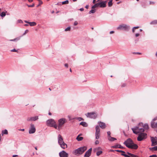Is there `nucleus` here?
I'll return each mask as SVG.
<instances>
[{
	"instance_id": "4c0bfd02",
	"label": "nucleus",
	"mask_w": 157,
	"mask_h": 157,
	"mask_svg": "<svg viewBox=\"0 0 157 157\" xmlns=\"http://www.w3.org/2000/svg\"><path fill=\"white\" fill-rule=\"evenodd\" d=\"M71 29V27L70 26L68 27L67 28H66L65 29V31H70Z\"/></svg>"
},
{
	"instance_id": "864d4df0",
	"label": "nucleus",
	"mask_w": 157,
	"mask_h": 157,
	"mask_svg": "<svg viewBox=\"0 0 157 157\" xmlns=\"http://www.w3.org/2000/svg\"><path fill=\"white\" fill-rule=\"evenodd\" d=\"M140 34L138 33H137L135 34V36L136 37H137L139 36Z\"/></svg>"
},
{
	"instance_id": "f8f14e48",
	"label": "nucleus",
	"mask_w": 157,
	"mask_h": 157,
	"mask_svg": "<svg viewBox=\"0 0 157 157\" xmlns=\"http://www.w3.org/2000/svg\"><path fill=\"white\" fill-rule=\"evenodd\" d=\"M59 155L60 157H68V154L64 151H62L59 153Z\"/></svg>"
},
{
	"instance_id": "39448f33",
	"label": "nucleus",
	"mask_w": 157,
	"mask_h": 157,
	"mask_svg": "<svg viewBox=\"0 0 157 157\" xmlns=\"http://www.w3.org/2000/svg\"><path fill=\"white\" fill-rule=\"evenodd\" d=\"M67 122V120L65 118H61L58 120V125L57 129L59 130L60 128L63 126L64 124Z\"/></svg>"
},
{
	"instance_id": "72a5a7b5",
	"label": "nucleus",
	"mask_w": 157,
	"mask_h": 157,
	"mask_svg": "<svg viewBox=\"0 0 157 157\" xmlns=\"http://www.w3.org/2000/svg\"><path fill=\"white\" fill-rule=\"evenodd\" d=\"M62 4H63V5L68 4L69 3V1L68 0H67L64 1L62 2Z\"/></svg>"
},
{
	"instance_id": "423d86ee",
	"label": "nucleus",
	"mask_w": 157,
	"mask_h": 157,
	"mask_svg": "<svg viewBox=\"0 0 157 157\" xmlns=\"http://www.w3.org/2000/svg\"><path fill=\"white\" fill-rule=\"evenodd\" d=\"M147 138V134L145 132H141L138 136L137 140L139 141H141Z\"/></svg>"
},
{
	"instance_id": "7ed1b4c3",
	"label": "nucleus",
	"mask_w": 157,
	"mask_h": 157,
	"mask_svg": "<svg viewBox=\"0 0 157 157\" xmlns=\"http://www.w3.org/2000/svg\"><path fill=\"white\" fill-rule=\"evenodd\" d=\"M58 143L62 148L65 149L67 147V144L64 142L62 136L60 134L58 136Z\"/></svg>"
},
{
	"instance_id": "ddd939ff",
	"label": "nucleus",
	"mask_w": 157,
	"mask_h": 157,
	"mask_svg": "<svg viewBox=\"0 0 157 157\" xmlns=\"http://www.w3.org/2000/svg\"><path fill=\"white\" fill-rule=\"evenodd\" d=\"M107 1H102L100 2H98L99 4V7L100 8H104L106 6V3Z\"/></svg>"
},
{
	"instance_id": "de8ad7c7",
	"label": "nucleus",
	"mask_w": 157,
	"mask_h": 157,
	"mask_svg": "<svg viewBox=\"0 0 157 157\" xmlns=\"http://www.w3.org/2000/svg\"><path fill=\"white\" fill-rule=\"evenodd\" d=\"M126 86V83H123V84L121 85V86L122 87H124L125 86Z\"/></svg>"
},
{
	"instance_id": "0e129e2a",
	"label": "nucleus",
	"mask_w": 157,
	"mask_h": 157,
	"mask_svg": "<svg viewBox=\"0 0 157 157\" xmlns=\"http://www.w3.org/2000/svg\"><path fill=\"white\" fill-rule=\"evenodd\" d=\"M24 21L25 23H28V24H29V22L28 21Z\"/></svg>"
},
{
	"instance_id": "aec40b11",
	"label": "nucleus",
	"mask_w": 157,
	"mask_h": 157,
	"mask_svg": "<svg viewBox=\"0 0 157 157\" xmlns=\"http://www.w3.org/2000/svg\"><path fill=\"white\" fill-rule=\"evenodd\" d=\"M79 124L82 126L84 127H86L88 126L86 122L84 121L81 122Z\"/></svg>"
},
{
	"instance_id": "cd10ccee",
	"label": "nucleus",
	"mask_w": 157,
	"mask_h": 157,
	"mask_svg": "<svg viewBox=\"0 0 157 157\" xmlns=\"http://www.w3.org/2000/svg\"><path fill=\"white\" fill-rule=\"evenodd\" d=\"M138 131L139 132H144L145 131L144 129L142 127H140L139 128Z\"/></svg>"
},
{
	"instance_id": "20e7f679",
	"label": "nucleus",
	"mask_w": 157,
	"mask_h": 157,
	"mask_svg": "<svg viewBox=\"0 0 157 157\" xmlns=\"http://www.w3.org/2000/svg\"><path fill=\"white\" fill-rule=\"evenodd\" d=\"M46 124L48 126L57 129V125L55 121L53 119H51L48 120L46 121Z\"/></svg>"
},
{
	"instance_id": "6ab92c4d",
	"label": "nucleus",
	"mask_w": 157,
	"mask_h": 157,
	"mask_svg": "<svg viewBox=\"0 0 157 157\" xmlns=\"http://www.w3.org/2000/svg\"><path fill=\"white\" fill-rule=\"evenodd\" d=\"M80 135H81V134H79V135H78L76 137V140L78 141H81L83 139V138L82 137L80 136Z\"/></svg>"
},
{
	"instance_id": "2f4dec72",
	"label": "nucleus",
	"mask_w": 157,
	"mask_h": 157,
	"mask_svg": "<svg viewBox=\"0 0 157 157\" xmlns=\"http://www.w3.org/2000/svg\"><path fill=\"white\" fill-rule=\"evenodd\" d=\"M20 39V37H17L13 39L10 40V41H15L17 40H18Z\"/></svg>"
},
{
	"instance_id": "a211bd4d",
	"label": "nucleus",
	"mask_w": 157,
	"mask_h": 157,
	"mask_svg": "<svg viewBox=\"0 0 157 157\" xmlns=\"http://www.w3.org/2000/svg\"><path fill=\"white\" fill-rule=\"evenodd\" d=\"M142 127L145 130H148L149 128L148 125L147 123L144 124V125L143 124Z\"/></svg>"
},
{
	"instance_id": "c03bdc74",
	"label": "nucleus",
	"mask_w": 157,
	"mask_h": 157,
	"mask_svg": "<svg viewBox=\"0 0 157 157\" xmlns=\"http://www.w3.org/2000/svg\"><path fill=\"white\" fill-rule=\"evenodd\" d=\"M149 157H157V156L156 155L154 154L150 155Z\"/></svg>"
},
{
	"instance_id": "7c9ffc66",
	"label": "nucleus",
	"mask_w": 157,
	"mask_h": 157,
	"mask_svg": "<svg viewBox=\"0 0 157 157\" xmlns=\"http://www.w3.org/2000/svg\"><path fill=\"white\" fill-rule=\"evenodd\" d=\"M95 11L96 10L95 9H92V10L89 12V13L90 14L91 13H94L95 12Z\"/></svg>"
},
{
	"instance_id": "37998d69",
	"label": "nucleus",
	"mask_w": 157,
	"mask_h": 157,
	"mask_svg": "<svg viewBox=\"0 0 157 157\" xmlns=\"http://www.w3.org/2000/svg\"><path fill=\"white\" fill-rule=\"evenodd\" d=\"M10 51L11 52H17V50H16L15 48H14L13 49L11 50Z\"/></svg>"
},
{
	"instance_id": "6e6d98bb",
	"label": "nucleus",
	"mask_w": 157,
	"mask_h": 157,
	"mask_svg": "<svg viewBox=\"0 0 157 157\" xmlns=\"http://www.w3.org/2000/svg\"><path fill=\"white\" fill-rule=\"evenodd\" d=\"M79 10H80L81 11H82L84 10V9L83 8H81Z\"/></svg>"
},
{
	"instance_id": "4468645a",
	"label": "nucleus",
	"mask_w": 157,
	"mask_h": 157,
	"mask_svg": "<svg viewBox=\"0 0 157 157\" xmlns=\"http://www.w3.org/2000/svg\"><path fill=\"white\" fill-rule=\"evenodd\" d=\"M140 128V127H139L138 126H135L134 128H132V129L133 131V132L135 134H137L139 133V132L138 131H137V130H139V128Z\"/></svg>"
},
{
	"instance_id": "3c124183",
	"label": "nucleus",
	"mask_w": 157,
	"mask_h": 157,
	"mask_svg": "<svg viewBox=\"0 0 157 157\" xmlns=\"http://www.w3.org/2000/svg\"><path fill=\"white\" fill-rule=\"evenodd\" d=\"M78 24V23L77 22V21H75L74 22V25H77Z\"/></svg>"
},
{
	"instance_id": "0eeeda50",
	"label": "nucleus",
	"mask_w": 157,
	"mask_h": 157,
	"mask_svg": "<svg viewBox=\"0 0 157 157\" xmlns=\"http://www.w3.org/2000/svg\"><path fill=\"white\" fill-rule=\"evenodd\" d=\"M85 115L87 117L94 119H96L97 116V114L94 112L88 113Z\"/></svg>"
},
{
	"instance_id": "680f3d73",
	"label": "nucleus",
	"mask_w": 157,
	"mask_h": 157,
	"mask_svg": "<svg viewBox=\"0 0 157 157\" xmlns=\"http://www.w3.org/2000/svg\"><path fill=\"white\" fill-rule=\"evenodd\" d=\"M17 156H18V155H13V157H16Z\"/></svg>"
},
{
	"instance_id": "9d476101",
	"label": "nucleus",
	"mask_w": 157,
	"mask_h": 157,
	"mask_svg": "<svg viewBox=\"0 0 157 157\" xmlns=\"http://www.w3.org/2000/svg\"><path fill=\"white\" fill-rule=\"evenodd\" d=\"M151 140L152 143V146H155L157 144V137L151 136Z\"/></svg>"
},
{
	"instance_id": "13d9d810",
	"label": "nucleus",
	"mask_w": 157,
	"mask_h": 157,
	"mask_svg": "<svg viewBox=\"0 0 157 157\" xmlns=\"http://www.w3.org/2000/svg\"><path fill=\"white\" fill-rule=\"evenodd\" d=\"M18 130L19 131H25L24 129H18Z\"/></svg>"
},
{
	"instance_id": "774afa93",
	"label": "nucleus",
	"mask_w": 157,
	"mask_h": 157,
	"mask_svg": "<svg viewBox=\"0 0 157 157\" xmlns=\"http://www.w3.org/2000/svg\"><path fill=\"white\" fill-rule=\"evenodd\" d=\"M25 26H28L29 25L28 24H25L24 25Z\"/></svg>"
},
{
	"instance_id": "4be33fe9",
	"label": "nucleus",
	"mask_w": 157,
	"mask_h": 157,
	"mask_svg": "<svg viewBox=\"0 0 157 157\" xmlns=\"http://www.w3.org/2000/svg\"><path fill=\"white\" fill-rule=\"evenodd\" d=\"M96 132H95L98 133H100V129L99 128V126L98 125H97L95 127Z\"/></svg>"
},
{
	"instance_id": "1a4fd4ad",
	"label": "nucleus",
	"mask_w": 157,
	"mask_h": 157,
	"mask_svg": "<svg viewBox=\"0 0 157 157\" xmlns=\"http://www.w3.org/2000/svg\"><path fill=\"white\" fill-rule=\"evenodd\" d=\"M151 126L152 128H157V117L154 118L151 122Z\"/></svg>"
},
{
	"instance_id": "c85d7f7f",
	"label": "nucleus",
	"mask_w": 157,
	"mask_h": 157,
	"mask_svg": "<svg viewBox=\"0 0 157 157\" xmlns=\"http://www.w3.org/2000/svg\"><path fill=\"white\" fill-rule=\"evenodd\" d=\"M6 13H7L6 11V12H2L1 14H0V16L2 17H3L6 15Z\"/></svg>"
},
{
	"instance_id": "a878e982",
	"label": "nucleus",
	"mask_w": 157,
	"mask_h": 157,
	"mask_svg": "<svg viewBox=\"0 0 157 157\" xmlns=\"http://www.w3.org/2000/svg\"><path fill=\"white\" fill-rule=\"evenodd\" d=\"M99 4L98 3H97L96 4H95L94 5H93L91 7L92 9H94L95 8L98 7H99Z\"/></svg>"
},
{
	"instance_id": "338daca9",
	"label": "nucleus",
	"mask_w": 157,
	"mask_h": 157,
	"mask_svg": "<svg viewBox=\"0 0 157 157\" xmlns=\"http://www.w3.org/2000/svg\"><path fill=\"white\" fill-rule=\"evenodd\" d=\"M48 115H52L51 113H50V112H49L48 113Z\"/></svg>"
},
{
	"instance_id": "bb28decb",
	"label": "nucleus",
	"mask_w": 157,
	"mask_h": 157,
	"mask_svg": "<svg viewBox=\"0 0 157 157\" xmlns=\"http://www.w3.org/2000/svg\"><path fill=\"white\" fill-rule=\"evenodd\" d=\"M30 25L31 26H34L36 25V23L35 22H29V23Z\"/></svg>"
},
{
	"instance_id": "79ce46f5",
	"label": "nucleus",
	"mask_w": 157,
	"mask_h": 157,
	"mask_svg": "<svg viewBox=\"0 0 157 157\" xmlns=\"http://www.w3.org/2000/svg\"><path fill=\"white\" fill-rule=\"evenodd\" d=\"M77 119L79 121H83L84 120V119H83V118H82V117H78L77 118Z\"/></svg>"
},
{
	"instance_id": "f03ea898",
	"label": "nucleus",
	"mask_w": 157,
	"mask_h": 157,
	"mask_svg": "<svg viewBox=\"0 0 157 157\" xmlns=\"http://www.w3.org/2000/svg\"><path fill=\"white\" fill-rule=\"evenodd\" d=\"M87 149V147L86 146H83L75 149L74 151V154L75 155L78 156L82 155Z\"/></svg>"
},
{
	"instance_id": "49530a36",
	"label": "nucleus",
	"mask_w": 157,
	"mask_h": 157,
	"mask_svg": "<svg viewBox=\"0 0 157 157\" xmlns=\"http://www.w3.org/2000/svg\"><path fill=\"white\" fill-rule=\"evenodd\" d=\"M28 31H29V30L28 29H26V30H25V31L24 33L23 34V35H25L26 34V33H27L28 32Z\"/></svg>"
},
{
	"instance_id": "5701e85b",
	"label": "nucleus",
	"mask_w": 157,
	"mask_h": 157,
	"mask_svg": "<svg viewBox=\"0 0 157 157\" xmlns=\"http://www.w3.org/2000/svg\"><path fill=\"white\" fill-rule=\"evenodd\" d=\"M108 140L110 141L113 142L115 140H117V139L114 137L110 136V137L108 138Z\"/></svg>"
},
{
	"instance_id": "393cba45",
	"label": "nucleus",
	"mask_w": 157,
	"mask_h": 157,
	"mask_svg": "<svg viewBox=\"0 0 157 157\" xmlns=\"http://www.w3.org/2000/svg\"><path fill=\"white\" fill-rule=\"evenodd\" d=\"M149 149L150 150L152 151H157V146H155L154 147L150 148Z\"/></svg>"
},
{
	"instance_id": "052dcab7",
	"label": "nucleus",
	"mask_w": 157,
	"mask_h": 157,
	"mask_svg": "<svg viewBox=\"0 0 157 157\" xmlns=\"http://www.w3.org/2000/svg\"><path fill=\"white\" fill-rule=\"evenodd\" d=\"M133 28H134L135 29H138V28H139V26H136V27H134Z\"/></svg>"
},
{
	"instance_id": "603ef678",
	"label": "nucleus",
	"mask_w": 157,
	"mask_h": 157,
	"mask_svg": "<svg viewBox=\"0 0 157 157\" xmlns=\"http://www.w3.org/2000/svg\"><path fill=\"white\" fill-rule=\"evenodd\" d=\"M88 151L90 152V153H91V151H92V148H90L88 150Z\"/></svg>"
},
{
	"instance_id": "473e14b6",
	"label": "nucleus",
	"mask_w": 157,
	"mask_h": 157,
	"mask_svg": "<svg viewBox=\"0 0 157 157\" xmlns=\"http://www.w3.org/2000/svg\"><path fill=\"white\" fill-rule=\"evenodd\" d=\"M156 24H157V20H155L153 21H152L151 22V23H150V24H151V25Z\"/></svg>"
},
{
	"instance_id": "2eb2a0df",
	"label": "nucleus",
	"mask_w": 157,
	"mask_h": 157,
	"mask_svg": "<svg viewBox=\"0 0 157 157\" xmlns=\"http://www.w3.org/2000/svg\"><path fill=\"white\" fill-rule=\"evenodd\" d=\"M38 116H35L34 117H28L27 120L28 121H35L37 120H38Z\"/></svg>"
},
{
	"instance_id": "f704fd0d",
	"label": "nucleus",
	"mask_w": 157,
	"mask_h": 157,
	"mask_svg": "<svg viewBox=\"0 0 157 157\" xmlns=\"http://www.w3.org/2000/svg\"><path fill=\"white\" fill-rule=\"evenodd\" d=\"M39 4L36 6V7H38L40 5L42 4L43 2H42V1H39Z\"/></svg>"
},
{
	"instance_id": "5fc2aeb1",
	"label": "nucleus",
	"mask_w": 157,
	"mask_h": 157,
	"mask_svg": "<svg viewBox=\"0 0 157 157\" xmlns=\"http://www.w3.org/2000/svg\"><path fill=\"white\" fill-rule=\"evenodd\" d=\"M64 66L66 67L67 68L68 67V64L67 63H65L64 64Z\"/></svg>"
},
{
	"instance_id": "9b49d317",
	"label": "nucleus",
	"mask_w": 157,
	"mask_h": 157,
	"mask_svg": "<svg viewBox=\"0 0 157 157\" xmlns=\"http://www.w3.org/2000/svg\"><path fill=\"white\" fill-rule=\"evenodd\" d=\"M36 131V128L34 124H30V128L29 131V134H33Z\"/></svg>"
},
{
	"instance_id": "a19ab883",
	"label": "nucleus",
	"mask_w": 157,
	"mask_h": 157,
	"mask_svg": "<svg viewBox=\"0 0 157 157\" xmlns=\"http://www.w3.org/2000/svg\"><path fill=\"white\" fill-rule=\"evenodd\" d=\"M107 133L108 134V138H109L110 137V136H111L110 134H111V132L110 131H108L107 132Z\"/></svg>"
},
{
	"instance_id": "e2e57ef3",
	"label": "nucleus",
	"mask_w": 157,
	"mask_h": 157,
	"mask_svg": "<svg viewBox=\"0 0 157 157\" xmlns=\"http://www.w3.org/2000/svg\"><path fill=\"white\" fill-rule=\"evenodd\" d=\"M135 29L133 27L132 29V32L134 33L135 32Z\"/></svg>"
},
{
	"instance_id": "412c9836",
	"label": "nucleus",
	"mask_w": 157,
	"mask_h": 157,
	"mask_svg": "<svg viewBox=\"0 0 157 157\" xmlns=\"http://www.w3.org/2000/svg\"><path fill=\"white\" fill-rule=\"evenodd\" d=\"M91 155V153L89 152L88 151L85 153L84 156L85 157H89Z\"/></svg>"
},
{
	"instance_id": "c756f323",
	"label": "nucleus",
	"mask_w": 157,
	"mask_h": 157,
	"mask_svg": "<svg viewBox=\"0 0 157 157\" xmlns=\"http://www.w3.org/2000/svg\"><path fill=\"white\" fill-rule=\"evenodd\" d=\"M95 138L97 139H98L99 138L100 133L95 132Z\"/></svg>"
},
{
	"instance_id": "8fccbe9b",
	"label": "nucleus",
	"mask_w": 157,
	"mask_h": 157,
	"mask_svg": "<svg viewBox=\"0 0 157 157\" xmlns=\"http://www.w3.org/2000/svg\"><path fill=\"white\" fill-rule=\"evenodd\" d=\"M99 141L98 140H96L95 141V144H96V145L98 144H99Z\"/></svg>"
},
{
	"instance_id": "e433bc0d",
	"label": "nucleus",
	"mask_w": 157,
	"mask_h": 157,
	"mask_svg": "<svg viewBox=\"0 0 157 157\" xmlns=\"http://www.w3.org/2000/svg\"><path fill=\"white\" fill-rule=\"evenodd\" d=\"M113 5V3L111 1H109L108 3V5L109 7H111Z\"/></svg>"
},
{
	"instance_id": "09e8293b",
	"label": "nucleus",
	"mask_w": 157,
	"mask_h": 157,
	"mask_svg": "<svg viewBox=\"0 0 157 157\" xmlns=\"http://www.w3.org/2000/svg\"><path fill=\"white\" fill-rule=\"evenodd\" d=\"M133 54H141V53L139 52H134L133 53Z\"/></svg>"
},
{
	"instance_id": "69168bd1",
	"label": "nucleus",
	"mask_w": 157,
	"mask_h": 157,
	"mask_svg": "<svg viewBox=\"0 0 157 157\" xmlns=\"http://www.w3.org/2000/svg\"><path fill=\"white\" fill-rule=\"evenodd\" d=\"M33 0H28L29 2H31L33 1Z\"/></svg>"
},
{
	"instance_id": "bf43d9fd",
	"label": "nucleus",
	"mask_w": 157,
	"mask_h": 157,
	"mask_svg": "<svg viewBox=\"0 0 157 157\" xmlns=\"http://www.w3.org/2000/svg\"><path fill=\"white\" fill-rule=\"evenodd\" d=\"M89 6L88 5H86V6H85V8L86 9H88V8H89Z\"/></svg>"
},
{
	"instance_id": "dca6fc26",
	"label": "nucleus",
	"mask_w": 157,
	"mask_h": 157,
	"mask_svg": "<svg viewBox=\"0 0 157 157\" xmlns=\"http://www.w3.org/2000/svg\"><path fill=\"white\" fill-rule=\"evenodd\" d=\"M98 124L99 127H100L102 129H103L106 128V125L104 123L99 121L98 122Z\"/></svg>"
},
{
	"instance_id": "c9c22d12",
	"label": "nucleus",
	"mask_w": 157,
	"mask_h": 157,
	"mask_svg": "<svg viewBox=\"0 0 157 157\" xmlns=\"http://www.w3.org/2000/svg\"><path fill=\"white\" fill-rule=\"evenodd\" d=\"M102 153V151H98L96 153V155L97 156H99Z\"/></svg>"
},
{
	"instance_id": "f3484780",
	"label": "nucleus",
	"mask_w": 157,
	"mask_h": 157,
	"mask_svg": "<svg viewBox=\"0 0 157 157\" xmlns=\"http://www.w3.org/2000/svg\"><path fill=\"white\" fill-rule=\"evenodd\" d=\"M112 148H120L123 149L124 148L123 146L120 145V144H117L116 145L113 146L112 147Z\"/></svg>"
},
{
	"instance_id": "58836bf2",
	"label": "nucleus",
	"mask_w": 157,
	"mask_h": 157,
	"mask_svg": "<svg viewBox=\"0 0 157 157\" xmlns=\"http://www.w3.org/2000/svg\"><path fill=\"white\" fill-rule=\"evenodd\" d=\"M27 6L29 7H33L35 6V4L34 3H33L31 5H29L28 4H27Z\"/></svg>"
},
{
	"instance_id": "f257e3e1",
	"label": "nucleus",
	"mask_w": 157,
	"mask_h": 157,
	"mask_svg": "<svg viewBox=\"0 0 157 157\" xmlns=\"http://www.w3.org/2000/svg\"><path fill=\"white\" fill-rule=\"evenodd\" d=\"M124 144L128 148L132 149H137L138 147V146L134 144L132 140L130 138L125 140Z\"/></svg>"
},
{
	"instance_id": "b1692460",
	"label": "nucleus",
	"mask_w": 157,
	"mask_h": 157,
	"mask_svg": "<svg viewBox=\"0 0 157 157\" xmlns=\"http://www.w3.org/2000/svg\"><path fill=\"white\" fill-rule=\"evenodd\" d=\"M8 134V131L6 129L2 130V134L3 135L4 134L7 135Z\"/></svg>"
},
{
	"instance_id": "a18cd8bd",
	"label": "nucleus",
	"mask_w": 157,
	"mask_h": 157,
	"mask_svg": "<svg viewBox=\"0 0 157 157\" xmlns=\"http://www.w3.org/2000/svg\"><path fill=\"white\" fill-rule=\"evenodd\" d=\"M17 22L19 23H22L23 21L19 19L17 20Z\"/></svg>"
},
{
	"instance_id": "4d7b16f0",
	"label": "nucleus",
	"mask_w": 157,
	"mask_h": 157,
	"mask_svg": "<svg viewBox=\"0 0 157 157\" xmlns=\"http://www.w3.org/2000/svg\"><path fill=\"white\" fill-rule=\"evenodd\" d=\"M114 32L113 31H111L109 33L110 34H111L112 33H114Z\"/></svg>"
},
{
	"instance_id": "6e6552de",
	"label": "nucleus",
	"mask_w": 157,
	"mask_h": 157,
	"mask_svg": "<svg viewBox=\"0 0 157 157\" xmlns=\"http://www.w3.org/2000/svg\"><path fill=\"white\" fill-rule=\"evenodd\" d=\"M130 29V27L129 26H128L126 25H121L117 27V29H123L126 31H128Z\"/></svg>"
},
{
	"instance_id": "ea45409f",
	"label": "nucleus",
	"mask_w": 157,
	"mask_h": 157,
	"mask_svg": "<svg viewBox=\"0 0 157 157\" xmlns=\"http://www.w3.org/2000/svg\"><path fill=\"white\" fill-rule=\"evenodd\" d=\"M143 123L142 122L140 123L138 125V126L139 127H142L143 126Z\"/></svg>"
}]
</instances>
